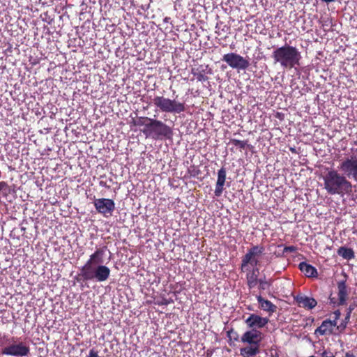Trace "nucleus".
<instances>
[{
  "mask_svg": "<svg viewBox=\"0 0 357 357\" xmlns=\"http://www.w3.org/2000/svg\"><path fill=\"white\" fill-rule=\"evenodd\" d=\"M89 357H98V352L96 351L93 349H91L89 351Z\"/></svg>",
  "mask_w": 357,
  "mask_h": 357,
  "instance_id": "c756f323",
  "label": "nucleus"
},
{
  "mask_svg": "<svg viewBox=\"0 0 357 357\" xmlns=\"http://www.w3.org/2000/svg\"><path fill=\"white\" fill-rule=\"evenodd\" d=\"M100 185L103 186V187H105V188H109V185H107L106 182H104V181H100Z\"/></svg>",
  "mask_w": 357,
  "mask_h": 357,
  "instance_id": "2f4dec72",
  "label": "nucleus"
},
{
  "mask_svg": "<svg viewBox=\"0 0 357 357\" xmlns=\"http://www.w3.org/2000/svg\"><path fill=\"white\" fill-rule=\"evenodd\" d=\"M246 274V284L250 290L256 287L259 282V268H253L252 270L248 271Z\"/></svg>",
  "mask_w": 357,
  "mask_h": 357,
  "instance_id": "a211bd4d",
  "label": "nucleus"
},
{
  "mask_svg": "<svg viewBox=\"0 0 357 357\" xmlns=\"http://www.w3.org/2000/svg\"><path fill=\"white\" fill-rule=\"evenodd\" d=\"M354 144L357 146V141H354Z\"/></svg>",
  "mask_w": 357,
  "mask_h": 357,
  "instance_id": "c9c22d12",
  "label": "nucleus"
},
{
  "mask_svg": "<svg viewBox=\"0 0 357 357\" xmlns=\"http://www.w3.org/2000/svg\"><path fill=\"white\" fill-rule=\"evenodd\" d=\"M264 335L259 330H248L241 337V342L245 347L240 349V354L243 357H255L260 353L261 342Z\"/></svg>",
  "mask_w": 357,
  "mask_h": 357,
  "instance_id": "20e7f679",
  "label": "nucleus"
},
{
  "mask_svg": "<svg viewBox=\"0 0 357 357\" xmlns=\"http://www.w3.org/2000/svg\"><path fill=\"white\" fill-rule=\"evenodd\" d=\"M321 356V357H335V354L330 350H324Z\"/></svg>",
  "mask_w": 357,
  "mask_h": 357,
  "instance_id": "a878e982",
  "label": "nucleus"
},
{
  "mask_svg": "<svg viewBox=\"0 0 357 357\" xmlns=\"http://www.w3.org/2000/svg\"><path fill=\"white\" fill-rule=\"evenodd\" d=\"M297 250V248L295 247V246H286L284 247V252H294Z\"/></svg>",
  "mask_w": 357,
  "mask_h": 357,
  "instance_id": "bb28decb",
  "label": "nucleus"
},
{
  "mask_svg": "<svg viewBox=\"0 0 357 357\" xmlns=\"http://www.w3.org/2000/svg\"><path fill=\"white\" fill-rule=\"evenodd\" d=\"M337 326V323L335 321L331 319L324 320L321 326L315 329L314 334L319 335H325L327 334H331L333 331L334 328Z\"/></svg>",
  "mask_w": 357,
  "mask_h": 357,
  "instance_id": "dca6fc26",
  "label": "nucleus"
},
{
  "mask_svg": "<svg viewBox=\"0 0 357 357\" xmlns=\"http://www.w3.org/2000/svg\"><path fill=\"white\" fill-rule=\"evenodd\" d=\"M191 73L198 82H206L208 79L207 75L211 74L208 65L201 64L191 68Z\"/></svg>",
  "mask_w": 357,
  "mask_h": 357,
  "instance_id": "ddd939ff",
  "label": "nucleus"
},
{
  "mask_svg": "<svg viewBox=\"0 0 357 357\" xmlns=\"http://www.w3.org/2000/svg\"><path fill=\"white\" fill-rule=\"evenodd\" d=\"M346 282V280H340L337 282L338 296L337 305H344L348 298L349 291Z\"/></svg>",
  "mask_w": 357,
  "mask_h": 357,
  "instance_id": "2eb2a0df",
  "label": "nucleus"
},
{
  "mask_svg": "<svg viewBox=\"0 0 357 357\" xmlns=\"http://www.w3.org/2000/svg\"><path fill=\"white\" fill-rule=\"evenodd\" d=\"M298 268L307 278H317L318 275L316 268L306 262H301Z\"/></svg>",
  "mask_w": 357,
  "mask_h": 357,
  "instance_id": "aec40b11",
  "label": "nucleus"
},
{
  "mask_svg": "<svg viewBox=\"0 0 357 357\" xmlns=\"http://www.w3.org/2000/svg\"><path fill=\"white\" fill-rule=\"evenodd\" d=\"M294 299L300 307H303L308 310L314 308L317 305V301L314 298L302 294H297L294 297Z\"/></svg>",
  "mask_w": 357,
  "mask_h": 357,
  "instance_id": "4468645a",
  "label": "nucleus"
},
{
  "mask_svg": "<svg viewBox=\"0 0 357 357\" xmlns=\"http://www.w3.org/2000/svg\"><path fill=\"white\" fill-rule=\"evenodd\" d=\"M142 132L146 137H151L155 139H169L173 135L171 127L155 119H149V123L145 125Z\"/></svg>",
  "mask_w": 357,
  "mask_h": 357,
  "instance_id": "39448f33",
  "label": "nucleus"
},
{
  "mask_svg": "<svg viewBox=\"0 0 357 357\" xmlns=\"http://www.w3.org/2000/svg\"><path fill=\"white\" fill-rule=\"evenodd\" d=\"M269 321L267 317H262L257 314H250L245 320L247 327L252 330H258L264 328Z\"/></svg>",
  "mask_w": 357,
  "mask_h": 357,
  "instance_id": "f8f14e48",
  "label": "nucleus"
},
{
  "mask_svg": "<svg viewBox=\"0 0 357 357\" xmlns=\"http://www.w3.org/2000/svg\"><path fill=\"white\" fill-rule=\"evenodd\" d=\"M330 301H331V303H333V304L336 303V301H335L334 298H330Z\"/></svg>",
  "mask_w": 357,
  "mask_h": 357,
  "instance_id": "72a5a7b5",
  "label": "nucleus"
},
{
  "mask_svg": "<svg viewBox=\"0 0 357 357\" xmlns=\"http://www.w3.org/2000/svg\"><path fill=\"white\" fill-rule=\"evenodd\" d=\"M164 303L165 305H167V302H166V301H165V303Z\"/></svg>",
  "mask_w": 357,
  "mask_h": 357,
  "instance_id": "4c0bfd02",
  "label": "nucleus"
},
{
  "mask_svg": "<svg viewBox=\"0 0 357 357\" xmlns=\"http://www.w3.org/2000/svg\"><path fill=\"white\" fill-rule=\"evenodd\" d=\"M149 119H151V118H149L146 116H141V117H139L137 120L133 119L132 123L134 126H144L145 127V125L146 124V123H149Z\"/></svg>",
  "mask_w": 357,
  "mask_h": 357,
  "instance_id": "b1692460",
  "label": "nucleus"
},
{
  "mask_svg": "<svg viewBox=\"0 0 357 357\" xmlns=\"http://www.w3.org/2000/svg\"><path fill=\"white\" fill-rule=\"evenodd\" d=\"M333 314H334V319L333 321H335V323H337V321L340 319V317L341 316V312L339 310H337L333 312Z\"/></svg>",
  "mask_w": 357,
  "mask_h": 357,
  "instance_id": "c85d7f7f",
  "label": "nucleus"
},
{
  "mask_svg": "<svg viewBox=\"0 0 357 357\" xmlns=\"http://www.w3.org/2000/svg\"><path fill=\"white\" fill-rule=\"evenodd\" d=\"M324 188L331 195L344 196L352 192L351 183L337 170L331 169L324 176Z\"/></svg>",
  "mask_w": 357,
  "mask_h": 357,
  "instance_id": "f03ea898",
  "label": "nucleus"
},
{
  "mask_svg": "<svg viewBox=\"0 0 357 357\" xmlns=\"http://www.w3.org/2000/svg\"><path fill=\"white\" fill-rule=\"evenodd\" d=\"M265 248L263 245H254L248 249L247 253L242 257L241 272L244 273L249 270V266L257 268L260 265L259 257L264 254Z\"/></svg>",
  "mask_w": 357,
  "mask_h": 357,
  "instance_id": "0eeeda50",
  "label": "nucleus"
},
{
  "mask_svg": "<svg viewBox=\"0 0 357 357\" xmlns=\"http://www.w3.org/2000/svg\"><path fill=\"white\" fill-rule=\"evenodd\" d=\"M328 26V24H327V22L326 21L324 24H323V26Z\"/></svg>",
  "mask_w": 357,
  "mask_h": 357,
  "instance_id": "f704fd0d",
  "label": "nucleus"
},
{
  "mask_svg": "<svg viewBox=\"0 0 357 357\" xmlns=\"http://www.w3.org/2000/svg\"><path fill=\"white\" fill-rule=\"evenodd\" d=\"M226 175L227 172L225 167H222L220 169L218 170V179L216 181L215 189L214 191V194L216 197H220L224 190V185L226 181Z\"/></svg>",
  "mask_w": 357,
  "mask_h": 357,
  "instance_id": "f3484780",
  "label": "nucleus"
},
{
  "mask_svg": "<svg viewBox=\"0 0 357 357\" xmlns=\"http://www.w3.org/2000/svg\"><path fill=\"white\" fill-rule=\"evenodd\" d=\"M231 144L233 145L237 146L239 148L240 151H241L243 149H245L246 147H249L250 145L248 144V140H238L236 139H231L230 142Z\"/></svg>",
  "mask_w": 357,
  "mask_h": 357,
  "instance_id": "5701e85b",
  "label": "nucleus"
},
{
  "mask_svg": "<svg viewBox=\"0 0 357 357\" xmlns=\"http://www.w3.org/2000/svg\"><path fill=\"white\" fill-rule=\"evenodd\" d=\"M338 168L344 174L347 178H352L357 181V158L352 155L343 160L339 165Z\"/></svg>",
  "mask_w": 357,
  "mask_h": 357,
  "instance_id": "6e6552de",
  "label": "nucleus"
},
{
  "mask_svg": "<svg viewBox=\"0 0 357 357\" xmlns=\"http://www.w3.org/2000/svg\"><path fill=\"white\" fill-rule=\"evenodd\" d=\"M337 254L343 259L351 260L355 257V253L352 248L346 247H340L337 250Z\"/></svg>",
  "mask_w": 357,
  "mask_h": 357,
  "instance_id": "412c9836",
  "label": "nucleus"
},
{
  "mask_svg": "<svg viewBox=\"0 0 357 357\" xmlns=\"http://www.w3.org/2000/svg\"><path fill=\"white\" fill-rule=\"evenodd\" d=\"M29 347L22 342L6 347L1 351V354L3 355L13 356H26L29 355Z\"/></svg>",
  "mask_w": 357,
  "mask_h": 357,
  "instance_id": "9b49d317",
  "label": "nucleus"
},
{
  "mask_svg": "<svg viewBox=\"0 0 357 357\" xmlns=\"http://www.w3.org/2000/svg\"><path fill=\"white\" fill-rule=\"evenodd\" d=\"M222 61L234 69L245 70L250 66L249 61L236 53L231 52L224 54Z\"/></svg>",
  "mask_w": 357,
  "mask_h": 357,
  "instance_id": "1a4fd4ad",
  "label": "nucleus"
},
{
  "mask_svg": "<svg viewBox=\"0 0 357 357\" xmlns=\"http://www.w3.org/2000/svg\"><path fill=\"white\" fill-rule=\"evenodd\" d=\"M107 250V246L97 248L90 255L83 266L80 268V273L75 279L79 282L81 281L96 280L99 282L106 281L110 275V269L102 264L103 257Z\"/></svg>",
  "mask_w": 357,
  "mask_h": 357,
  "instance_id": "f257e3e1",
  "label": "nucleus"
},
{
  "mask_svg": "<svg viewBox=\"0 0 357 357\" xmlns=\"http://www.w3.org/2000/svg\"><path fill=\"white\" fill-rule=\"evenodd\" d=\"M93 204L98 213L102 214L105 218L111 216L115 210V203L111 199H96Z\"/></svg>",
  "mask_w": 357,
  "mask_h": 357,
  "instance_id": "9d476101",
  "label": "nucleus"
},
{
  "mask_svg": "<svg viewBox=\"0 0 357 357\" xmlns=\"http://www.w3.org/2000/svg\"><path fill=\"white\" fill-rule=\"evenodd\" d=\"M272 58L275 63H279L283 68L291 69L299 65L301 55L296 47L284 45L273 52Z\"/></svg>",
  "mask_w": 357,
  "mask_h": 357,
  "instance_id": "7ed1b4c3",
  "label": "nucleus"
},
{
  "mask_svg": "<svg viewBox=\"0 0 357 357\" xmlns=\"http://www.w3.org/2000/svg\"><path fill=\"white\" fill-rule=\"evenodd\" d=\"M356 306V305L355 303H352L349 305V307L347 309V314L344 320V321L345 322V325L349 322L351 317V314L352 311L355 309Z\"/></svg>",
  "mask_w": 357,
  "mask_h": 357,
  "instance_id": "393cba45",
  "label": "nucleus"
},
{
  "mask_svg": "<svg viewBox=\"0 0 357 357\" xmlns=\"http://www.w3.org/2000/svg\"><path fill=\"white\" fill-rule=\"evenodd\" d=\"M256 298L259 304L260 307L272 314L277 310V306L268 300L264 299L261 294L257 295Z\"/></svg>",
  "mask_w": 357,
  "mask_h": 357,
  "instance_id": "6ab92c4d",
  "label": "nucleus"
},
{
  "mask_svg": "<svg viewBox=\"0 0 357 357\" xmlns=\"http://www.w3.org/2000/svg\"><path fill=\"white\" fill-rule=\"evenodd\" d=\"M231 334H234L235 335H234V340L235 341H238V333L234 331L233 329L230 330L229 331H228V336L231 338Z\"/></svg>",
  "mask_w": 357,
  "mask_h": 357,
  "instance_id": "cd10ccee",
  "label": "nucleus"
},
{
  "mask_svg": "<svg viewBox=\"0 0 357 357\" xmlns=\"http://www.w3.org/2000/svg\"><path fill=\"white\" fill-rule=\"evenodd\" d=\"M345 357H355V356L352 353H351L350 351H348L345 354Z\"/></svg>",
  "mask_w": 357,
  "mask_h": 357,
  "instance_id": "473e14b6",
  "label": "nucleus"
},
{
  "mask_svg": "<svg viewBox=\"0 0 357 357\" xmlns=\"http://www.w3.org/2000/svg\"><path fill=\"white\" fill-rule=\"evenodd\" d=\"M271 357H279V356H273V355L272 354V355H271Z\"/></svg>",
  "mask_w": 357,
  "mask_h": 357,
  "instance_id": "e433bc0d",
  "label": "nucleus"
},
{
  "mask_svg": "<svg viewBox=\"0 0 357 357\" xmlns=\"http://www.w3.org/2000/svg\"><path fill=\"white\" fill-rule=\"evenodd\" d=\"M259 290L260 291L268 290L272 285V282L271 280H268L266 278V276H264L263 278H260L259 279V282L257 284Z\"/></svg>",
  "mask_w": 357,
  "mask_h": 357,
  "instance_id": "4be33fe9",
  "label": "nucleus"
},
{
  "mask_svg": "<svg viewBox=\"0 0 357 357\" xmlns=\"http://www.w3.org/2000/svg\"><path fill=\"white\" fill-rule=\"evenodd\" d=\"M153 103L162 112L180 114L185 111L184 102L165 98L163 96H155L153 99Z\"/></svg>",
  "mask_w": 357,
  "mask_h": 357,
  "instance_id": "423d86ee",
  "label": "nucleus"
},
{
  "mask_svg": "<svg viewBox=\"0 0 357 357\" xmlns=\"http://www.w3.org/2000/svg\"><path fill=\"white\" fill-rule=\"evenodd\" d=\"M8 187V184L4 181L0 182V192Z\"/></svg>",
  "mask_w": 357,
  "mask_h": 357,
  "instance_id": "7c9ffc66",
  "label": "nucleus"
}]
</instances>
